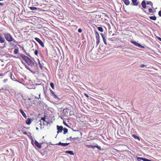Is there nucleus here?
<instances>
[{
    "instance_id": "obj_39",
    "label": "nucleus",
    "mask_w": 161,
    "mask_h": 161,
    "mask_svg": "<svg viewBox=\"0 0 161 161\" xmlns=\"http://www.w3.org/2000/svg\"><path fill=\"white\" fill-rule=\"evenodd\" d=\"M23 133L24 135H27V132L26 131L23 132Z\"/></svg>"
},
{
    "instance_id": "obj_49",
    "label": "nucleus",
    "mask_w": 161,
    "mask_h": 161,
    "mask_svg": "<svg viewBox=\"0 0 161 161\" xmlns=\"http://www.w3.org/2000/svg\"><path fill=\"white\" fill-rule=\"evenodd\" d=\"M36 130H38V127H36Z\"/></svg>"
},
{
    "instance_id": "obj_10",
    "label": "nucleus",
    "mask_w": 161,
    "mask_h": 161,
    "mask_svg": "<svg viewBox=\"0 0 161 161\" xmlns=\"http://www.w3.org/2000/svg\"><path fill=\"white\" fill-rule=\"evenodd\" d=\"M101 35L102 36V37L103 38V42H104V43L105 45H107V42H106V39H105V36L102 33H101Z\"/></svg>"
},
{
    "instance_id": "obj_24",
    "label": "nucleus",
    "mask_w": 161,
    "mask_h": 161,
    "mask_svg": "<svg viewBox=\"0 0 161 161\" xmlns=\"http://www.w3.org/2000/svg\"><path fill=\"white\" fill-rule=\"evenodd\" d=\"M29 8L31 10H36L37 9V8L34 7H29Z\"/></svg>"
},
{
    "instance_id": "obj_37",
    "label": "nucleus",
    "mask_w": 161,
    "mask_h": 161,
    "mask_svg": "<svg viewBox=\"0 0 161 161\" xmlns=\"http://www.w3.org/2000/svg\"><path fill=\"white\" fill-rule=\"evenodd\" d=\"M137 47H141V48H143L144 47L142 45H141L140 44H139V46H138Z\"/></svg>"
},
{
    "instance_id": "obj_53",
    "label": "nucleus",
    "mask_w": 161,
    "mask_h": 161,
    "mask_svg": "<svg viewBox=\"0 0 161 161\" xmlns=\"http://www.w3.org/2000/svg\"><path fill=\"white\" fill-rule=\"evenodd\" d=\"M65 125H67V126H68L66 124H65Z\"/></svg>"
},
{
    "instance_id": "obj_48",
    "label": "nucleus",
    "mask_w": 161,
    "mask_h": 161,
    "mask_svg": "<svg viewBox=\"0 0 161 161\" xmlns=\"http://www.w3.org/2000/svg\"><path fill=\"white\" fill-rule=\"evenodd\" d=\"M92 139H89V140H87V141H90L92 140Z\"/></svg>"
},
{
    "instance_id": "obj_46",
    "label": "nucleus",
    "mask_w": 161,
    "mask_h": 161,
    "mask_svg": "<svg viewBox=\"0 0 161 161\" xmlns=\"http://www.w3.org/2000/svg\"><path fill=\"white\" fill-rule=\"evenodd\" d=\"M73 138H72V136H70V137H69V138H70V139H73Z\"/></svg>"
},
{
    "instance_id": "obj_38",
    "label": "nucleus",
    "mask_w": 161,
    "mask_h": 161,
    "mask_svg": "<svg viewBox=\"0 0 161 161\" xmlns=\"http://www.w3.org/2000/svg\"><path fill=\"white\" fill-rule=\"evenodd\" d=\"M145 66V65L144 64H142L141 65H140V67L141 68H143V67H144V66Z\"/></svg>"
},
{
    "instance_id": "obj_19",
    "label": "nucleus",
    "mask_w": 161,
    "mask_h": 161,
    "mask_svg": "<svg viewBox=\"0 0 161 161\" xmlns=\"http://www.w3.org/2000/svg\"><path fill=\"white\" fill-rule=\"evenodd\" d=\"M65 153H69L72 155H74V152L72 151H68L65 152Z\"/></svg>"
},
{
    "instance_id": "obj_12",
    "label": "nucleus",
    "mask_w": 161,
    "mask_h": 161,
    "mask_svg": "<svg viewBox=\"0 0 161 161\" xmlns=\"http://www.w3.org/2000/svg\"><path fill=\"white\" fill-rule=\"evenodd\" d=\"M20 113L22 114V115L25 118H27V116L26 115V114L24 112L23 110L21 109H19V110Z\"/></svg>"
},
{
    "instance_id": "obj_54",
    "label": "nucleus",
    "mask_w": 161,
    "mask_h": 161,
    "mask_svg": "<svg viewBox=\"0 0 161 161\" xmlns=\"http://www.w3.org/2000/svg\"><path fill=\"white\" fill-rule=\"evenodd\" d=\"M112 41H113V40H111Z\"/></svg>"
},
{
    "instance_id": "obj_30",
    "label": "nucleus",
    "mask_w": 161,
    "mask_h": 161,
    "mask_svg": "<svg viewBox=\"0 0 161 161\" xmlns=\"http://www.w3.org/2000/svg\"><path fill=\"white\" fill-rule=\"evenodd\" d=\"M38 51L36 50L34 52V54L37 56L38 54Z\"/></svg>"
},
{
    "instance_id": "obj_23",
    "label": "nucleus",
    "mask_w": 161,
    "mask_h": 161,
    "mask_svg": "<svg viewBox=\"0 0 161 161\" xmlns=\"http://www.w3.org/2000/svg\"><path fill=\"white\" fill-rule=\"evenodd\" d=\"M63 130H64V134H66L67 133L68 131V129L66 128H64L63 129Z\"/></svg>"
},
{
    "instance_id": "obj_43",
    "label": "nucleus",
    "mask_w": 161,
    "mask_h": 161,
    "mask_svg": "<svg viewBox=\"0 0 161 161\" xmlns=\"http://www.w3.org/2000/svg\"><path fill=\"white\" fill-rule=\"evenodd\" d=\"M28 100H29V101H30V100H31V98H28Z\"/></svg>"
},
{
    "instance_id": "obj_52",
    "label": "nucleus",
    "mask_w": 161,
    "mask_h": 161,
    "mask_svg": "<svg viewBox=\"0 0 161 161\" xmlns=\"http://www.w3.org/2000/svg\"><path fill=\"white\" fill-rule=\"evenodd\" d=\"M5 45H4V47H2V48H4V47H5Z\"/></svg>"
},
{
    "instance_id": "obj_27",
    "label": "nucleus",
    "mask_w": 161,
    "mask_h": 161,
    "mask_svg": "<svg viewBox=\"0 0 161 161\" xmlns=\"http://www.w3.org/2000/svg\"><path fill=\"white\" fill-rule=\"evenodd\" d=\"M97 28H98V30L99 31L102 32L103 31V28L102 27H98Z\"/></svg>"
},
{
    "instance_id": "obj_5",
    "label": "nucleus",
    "mask_w": 161,
    "mask_h": 161,
    "mask_svg": "<svg viewBox=\"0 0 161 161\" xmlns=\"http://www.w3.org/2000/svg\"><path fill=\"white\" fill-rule=\"evenodd\" d=\"M35 40L38 43L42 46V47H44V45L42 42L38 38L35 37Z\"/></svg>"
},
{
    "instance_id": "obj_20",
    "label": "nucleus",
    "mask_w": 161,
    "mask_h": 161,
    "mask_svg": "<svg viewBox=\"0 0 161 161\" xmlns=\"http://www.w3.org/2000/svg\"><path fill=\"white\" fill-rule=\"evenodd\" d=\"M131 42L132 43H133V44H134V45L136 46H139V44L136 42L131 41Z\"/></svg>"
},
{
    "instance_id": "obj_26",
    "label": "nucleus",
    "mask_w": 161,
    "mask_h": 161,
    "mask_svg": "<svg viewBox=\"0 0 161 161\" xmlns=\"http://www.w3.org/2000/svg\"><path fill=\"white\" fill-rule=\"evenodd\" d=\"M132 136L135 139H138V140H140V138H139V137L136 135H132Z\"/></svg>"
},
{
    "instance_id": "obj_22",
    "label": "nucleus",
    "mask_w": 161,
    "mask_h": 161,
    "mask_svg": "<svg viewBox=\"0 0 161 161\" xmlns=\"http://www.w3.org/2000/svg\"><path fill=\"white\" fill-rule=\"evenodd\" d=\"M38 63L39 64V67L41 68V69H42L43 68V65H42V64H41L40 60L38 59Z\"/></svg>"
},
{
    "instance_id": "obj_9",
    "label": "nucleus",
    "mask_w": 161,
    "mask_h": 161,
    "mask_svg": "<svg viewBox=\"0 0 161 161\" xmlns=\"http://www.w3.org/2000/svg\"><path fill=\"white\" fill-rule=\"evenodd\" d=\"M34 144L37 147L39 148H42L41 144L39 143L36 141H35L34 142Z\"/></svg>"
},
{
    "instance_id": "obj_13",
    "label": "nucleus",
    "mask_w": 161,
    "mask_h": 161,
    "mask_svg": "<svg viewBox=\"0 0 161 161\" xmlns=\"http://www.w3.org/2000/svg\"><path fill=\"white\" fill-rule=\"evenodd\" d=\"M5 40L3 37L2 36V35H0V43H3Z\"/></svg>"
},
{
    "instance_id": "obj_44",
    "label": "nucleus",
    "mask_w": 161,
    "mask_h": 161,
    "mask_svg": "<svg viewBox=\"0 0 161 161\" xmlns=\"http://www.w3.org/2000/svg\"><path fill=\"white\" fill-rule=\"evenodd\" d=\"M40 95H39V98H37L36 97H35V98H38V99L39 98H40Z\"/></svg>"
},
{
    "instance_id": "obj_7",
    "label": "nucleus",
    "mask_w": 161,
    "mask_h": 161,
    "mask_svg": "<svg viewBox=\"0 0 161 161\" xmlns=\"http://www.w3.org/2000/svg\"><path fill=\"white\" fill-rule=\"evenodd\" d=\"M50 92L51 93V95L55 99L58 98V97L55 94L54 92L51 89H50Z\"/></svg>"
},
{
    "instance_id": "obj_35",
    "label": "nucleus",
    "mask_w": 161,
    "mask_h": 161,
    "mask_svg": "<svg viewBox=\"0 0 161 161\" xmlns=\"http://www.w3.org/2000/svg\"><path fill=\"white\" fill-rule=\"evenodd\" d=\"M79 138L78 137H74L73 138V139L78 140Z\"/></svg>"
},
{
    "instance_id": "obj_16",
    "label": "nucleus",
    "mask_w": 161,
    "mask_h": 161,
    "mask_svg": "<svg viewBox=\"0 0 161 161\" xmlns=\"http://www.w3.org/2000/svg\"><path fill=\"white\" fill-rule=\"evenodd\" d=\"M69 111V109L68 108H65L63 110V113L65 114H68Z\"/></svg>"
},
{
    "instance_id": "obj_28",
    "label": "nucleus",
    "mask_w": 161,
    "mask_h": 161,
    "mask_svg": "<svg viewBox=\"0 0 161 161\" xmlns=\"http://www.w3.org/2000/svg\"><path fill=\"white\" fill-rule=\"evenodd\" d=\"M46 116V115H44V117H42V118H41V119H40V120H43V121H45V122H47V121H46V120H45Z\"/></svg>"
},
{
    "instance_id": "obj_33",
    "label": "nucleus",
    "mask_w": 161,
    "mask_h": 161,
    "mask_svg": "<svg viewBox=\"0 0 161 161\" xmlns=\"http://www.w3.org/2000/svg\"><path fill=\"white\" fill-rule=\"evenodd\" d=\"M82 31V30L80 28L78 30V32L80 33H81Z\"/></svg>"
},
{
    "instance_id": "obj_51",
    "label": "nucleus",
    "mask_w": 161,
    "mask_h": 161,
    "mask_svg": "<svg viewBox=\"0 0 161 161\" xmlns=\"http://www.w3.org/2000/svg\"><path fill=\"white\" fill-rule=\"evenodd\" d=\"M39 124L40 125H41V126H42V124H41V122H40V123Z\"/></svg>"
},
{
    "instance_id": "obj_25",
    "label": "nucleus",
    "mask_w": 161,
    "mask_h": 161,
    "mask_svg": "<svg viewBox=\"0 0 161 161\" xmlns=\"http://www.w3.org/2000/svg\"><path fill=\"white\" fill-rule=\"evenodd\" d=\"M19 51L18 49H15L14 51V54H18L19 53Z\"/></svg>"
},
{
    "instance_id": "obj_11",
    "label": "nucleus",
    "mask_w": 161,
    "mask_h": 161,
    "mask_svg": "<svg viewBox=\"0 0 161 161\" xmlns=\"http://www.w3.org/2000/svg\"><path fill=\"white\" fill-rule=\"evenodd\" d=\"M33 120L31 118H28L26 120V123L27 125H29L31 124V121Z\"/></svg>"
},
{
    "instance_id": "obj_6",
    "label": "nucleus",
    "mask_w": 161,
    "mask_h": 161,
    "mask_svg": "<svg viewBox=\"0 0 161 161\" xmlns=\"http://www.w3.org/2000/svg\"><path fill=\"white\" fill-rule=\"evenodd\" d=\"M57 128L58 130L57 132L58 133L62 132L63 129V127L62 126H59L58 125L57 126Z\"/></svg>"
},
{
    "instance_id": "obj_29",
    "label": "nucleus",
    "mask_w": 161,
    "mask_h": 161,
    "mask_svg": "<svg viewBox=\"0 0 161 161\" xmlns=\"http://www.w3.org/2000/svg\"><path fill=\"white\" fill-rule=\"evenodd\" d=\"M50 85L51 87L53 89H54V84L53 83H52V82L50 84Z\"/></svg>"
},
{
    "instance_id": "obj_8",
    "label": "nucleus",
    "mask_w": 161,
    "mask_h": 161,
    "mask_svg": "<svg viewBox=\"0 0 161 161\" xmlns=\"http://www.w3.org/2000/svg\"><path fill=\"white\" fill-rule=\"evenodd\" d=\"M69 143H62L61 142H59L56 145H61L63 147H65L67 146L69 144Z\"/></svg>"
},
{
    "instance_id": "obj_21",
    "label": "nucleus",
    "mask_w": 161,
    "mask_h": 161,
    "mask_svg": "<svg viewBox=\"0 0 161 161\" xmlns=\"http://www.w3.org/2000/svg\"><path fill=\"white\" fill-rule=\"evenodd\" d=\"M149 17V18L151 19H152V20H156V19H157L156 18V16H150Z\"/></svg>"
},
{
    "instance_id": "obj_40",
    "label": "nucleus",
    "mask_w": 161,
    "mask_h": 161,
    "mask_svg": "<svg viewBox=\"0 0 161 161\" xmlns=\"http://www.w3.org/2000/svg\"><path fill=\"white\" fill-rule=\"evenodd\" d=\"M25 66V67L27 69H29V67L27 66V65H26V66Z\"/></svg>"
},
{
    "instance_id": "obj_15",
    "label": "nucleus",
    "mask_w": 161,
    "mask_h": 161,
    "mask_svg": "<svg viewBox=\"0 0 161 161\" xmlns=\"http://www.w3.org/2000/svg\"><path fill=\"white\" fill-rule=\"evenodd\" d=\"M142 5V7L144 8H145L146 7V3L145 2V0H143L142 1V3H141Z\"/></svg>"
},
{
    "instance_id": "obj_47",
    "label": "nucleus",
    "mask_w": 161,
    "mask_h": 161,
    "mask_svg": "<svg viewBox=\"0 0 161 161\" xmlns=\"http://www.w3.org/2000/svg\"><path fill=\"white\" fill-rule=\"evenodd\" d=\"M73 130L75 131H79L78 130Z\"/></svg>"
},
{
    "instance_id": "obj_32",
    "label": "nucleus",
    "mask_w": 161,
    "mask_h": 161,
    "mask_svg": "<svg viewBox=\"0 0 161 161\" xmlns=\"http://www.w3.org/2000/svg\"><path fill=\"white\" fill-rule=\"evenodd\" d=\"M148 11L149 13H153V9L152 8H149L148 9Z\"/></svg>"
},
{
    "instance_id": "obj_18",
    "label": "nucleus",
    "mask_w": 161,
    "mask_h": 161,
    "mask_svg": "<svg viewBox=\"0 0 161 161\" xmlns=\"http://www.w3.org/2000/svg\"><path fill=\"white\" fill-rule=\"evenodd\" d=\"M123 1L125 4L128 5L130 4V2L129 0H123Z\"/></svg>"
},
{
    "instance_id": "obj_36",
    "label": "nucleus",
    "mask_w": 161,
    "mask_h": 161,
    "mask_svg": "<svg viewBox=\"0 0 161 161\" xmlns=\"http://www.w3.org/2000/svg\"><path fill=\"white\" fill-rule=\"evenodd\" d=\"M158 14L161 17V11H160L158 12Z\"/></svg>"
},
{
    "instance_id": "obj_45",
    "label": "nucleus",
    "mask_w": 161,
    "mask_h": 161,
    "mask_svg": "<svg viewBox=\"0 0 161 161\" xmlns=\"http://www.w3.org/2000/svg\"><path fill=\"white\" fill-rule=\"evenodd\" d=\"M12 57L14 58H15V56H14L13 55L12 56Z\"/></svg>"
},
{
    "instance_id": "obj_4",
    "label": "nucleus",
    "mask_w": 161,
    "mask_h": 161,
    "mask_svg": "<svg viewBox=\"0 0 161 161\" xmlns=\"http://www.w3.org/2000/svg\"><path fill=\"white\" fill-rule=\"evenodd\" d=\"M96 38V43L98 45L100 42V36L98 32L96 31L95 33Z\"/></svg>"
},
{
    "instance_id": "obj_17",
    "label": "nucleus",
    "mask_w": 161,
    "mask_h": 161,
    "mask_svg": "<svg viewBox=\"0 0 161 161\" xmlns=\"http://www.w3.org/2000/svg\"><path fill=\"white\" fill-rule=\"evenodd\" d=\"M137 0H132L133 4L134 6H137L138 3H137Z\"/></svg>"
},
{
    "instance_id": "obj_42",
    "label": "nucleus",
    "mask_w": 161,
    "mask_h": 161,
    "mask_svg": "<svg viewBox=\"0 0 161 161\" xmlns=\"http://www.w3.org/2000/svg\"><path fill=\"white\" fill-rule=\"evenodd\" d=\"M3 3H0V6H3Z\"/></svg>"
},
{
    "instance_id": "obj_41",
    "label": "nucleus",
    "mask_w": 161,
    "mask_h": 161,
    "mask_svg": "<svg viewBox=\"0 0 161 161\" xmlns=\"http://www.w3.org/2000/svg\"><path fill=\"white\" fill-rule=\"evenodd\" d=\"M158 39L159 40H160V41H161V38H160V37H158Z\"/></svg>"
},
{
    "instance_id": "obj_14",
    "label": "nucleus",
    "mask_w": 161,
    "mask_h": 161,
    "mask_svg": "<svg viewBox=\"0 0 161 161\" xmlns=\"http://www.w3.org/2000/svg\"><path fill=\"white\" fill-rule=\"evenodd\" d=\"M139 159H142L143 161H152L150 160H149L148 159H146L145 158H140V157H138L137 158V159L138 160H139Z\"/></svg>"
},
{
    "instance_id": "obj_50",
    "label": "nucleus",
    "mask_w": 161,
    "mask_h": 161,
    "mask_svg": "<svg viewBox=\"0 0 161 161\" xmlns=\"http://www.w3.org/2000/svg\"><path fill=\"white\" fill-rule=\"evenodd\" d=\"M69 138H67V139H66V140H69Z\"/></svg>"
},
{
    "instance_id": "obj_2",
    "label": "nucleus",
    "mask_w": 161,
    "mask_h": 161,
    "mask_svg": "<svg viewBox=\"0 0 161 161\" xmlns=\"http://www.w3.org/2000/svg\"><path fill=\"white\" fill-rule=\"evenodd\" d=\"M4 35L6 40L8 42H14L15 41V40L10 34L8 33H5L4 34Z\"/></svg>"
},
{
    "instance_id": "obj_34",
    "label": "nucleus",
    "mask_w": 161,
    "mask_h": 161,
    "mask_svg": "<svg viewBox=\"0 0 161 161\" xmlns=\"http://www.w3.org/2000/svg\"><path fill=\"white\" fill-rule=\"evenodd\" d=\"M84 95L87 98H88L89 97L88 95L86 93H85Z\"/></svg>"
},
{
    "instance_id": "obj_31",
    "label": "nucleus",
    "mask_w": 161,
    "mask_h": 161,
    "mask_svg": "<svg viewBox=\"0 0 161 161\" xmlns=\"http://www.w3.org/2000/svg\"><path fill=\"white\" fill-rule=\"evenodd\" d=\"M147 5H149V4H151L152 5H153V4L152 3L151 1H147Z\"/></svg>"
},
{
    "instance_id": "obj_1",
    "label": "nucleus",
    "mask_w": 161,
    "mask_h": 161,
    "mask_svg": "<svg viewBox=\"0 0 161 161\" xmlns=\"http://www.w3.org/2000/svg\"><path fill=\"white\" fill-rule=\"evenodd\" d=\"M19 56L21 57L31 67L35 66V63L34 62L27 56L24 54L19 53Z\"/></svg>"
},
{
    "instance_id": "obj_3",
    "label": "nucleus",
    "mask_w": 161,
    "mask_h": 161,
    "mask_svg": "<svg viewBox=\"0 0 161 161\" xmlns=\"http://www.w3.org/2000/svg\"><path fill=\"white\" fill-rule=\"evenodd\" d=\"M96 144L97 145L93 146L92 145H89L88 143L86 142H85V146L89 148H92V149H94L95 147H96L98 149V150H101V148L100 147L98 146L97 144Z\"/></svg>"
}]
</instances>
